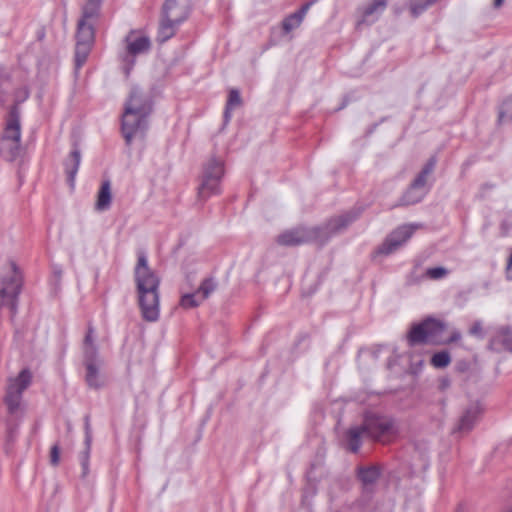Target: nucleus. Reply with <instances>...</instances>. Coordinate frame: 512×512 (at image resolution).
Listing matches in <instances>:
<instances>
[{"label": "nucleus", "instance_id": "f257e3e1", "mask_svg": "<svg viewBox=\"0 0 512 512\" xmlns=\"http://www.w3.org/2000/svg\"><path fill=\"white\" fill-rule=\"evenodd\" d=\"M134 280L138 294V303L144 320L155 322L159 318L160 278L148 265L144 252L138 253L134 268Z\"/></svg>", "mask_w": 512, "mask_h": 512}, {"label": "nucleus", "instance_id": "c9c22d12", "mask_svg": "<svg viewBox=\"0 0 512 512\" xmlns=\"http://www.w3.org/2000/svg\"><path fill=\"white\" fill-rule=\"evenodd\" d=\"M89 454H90V449L88 450V447L86 446V450L82 453V456H81V466H82V475L83 477H85L87 474H88V471H89Z\"/></svg>", "mask_w": 512, "mask_h": 512}, {"label": "nucleus", "instance_id": "ddd939ff", "mask_svg": "<svg viewBox=\"0 0 512 512\" xmlns=\"http://www.w3.org/2000/svg\"><path fill=\"white\" fill-rule=\"evenodd\" d=\"M126 55L123 61L127 64L126 73L128 74L134 65V57L138 54L146 53L150 50L151 42L148 36L138 35L135 31H131L125 38Z\"/></svg>", "mask_w": 512, "mask_h": 512}, {"label": "nucleus", "instance_id": "de8ad7c7", "mask_svg": "<svg viewBox=\"0 0 512 512\" xmlns=\"http://www.w3.org/2000/svg\"><path fill=\"white\" fill-rule=\"evenodd\" d=\"M504 0H494V7L499 8L503 4Z\"/></svg>", "mask_w": 512, "mask_h": 512}, {"label": "nucleus", "instance_id": "c85d7f7f", "mask_svg": "<svg viewBox=\"0 0 512 512\" xmlns=\"http://www.w3.org/2000/svg\"><path fill=\"white\" fill-rule=\"evenodd\" d=\"M217 287L216 282L212 278H206L202 281L201 285L197 289V293L199 294L202 301L207 299L212 292L215 291Z\"/></svg>", "mask_w": 512, "mask_h": 512}, {"label": "nucleus", "instance_id": "c756f323", "mask_svg": "<svg viewBox=\"0 0 512 512\" xmlns=\"http://www.w3.org/2000/svg\"><path fill=\"white\" fill-rule=\"evenodd\" d=\"M303 20L300 19L297 15H295L294 13L288 15L287 17H285L282 21V30H283V33L284 34H288L290 33L291 31H293L294 29L300 27V25L302 24Z\"/></svg>", "mask_w": 512, "mask_h": 512}, {"label": "nucleus", "instance_id": "4c0bfd02", "mask_svg": "<svg viewBox=\"0 0 512 512\" xmlns=\"http://www.w3.org/2000/svg\"><path fill=\"white\" fill-rule=\"evenodd\" d=\"M469 333L473 336L483 337V328L481 322H474L469 330Z\"/></svg>", "mask_w": 512, "mask_h": 512}, {"label": "nucleus", "instance_id": "79ce46f5", "mask_svg": "<svg viewBox=\"0 0 512 512\" xmlns=\"http://www.w3.org/2000/svg\"><path fill=\"white\" fill-rule=\"evenodd\" d=\"M92 334H93V328L89 327L88 333H87V335L85 337V340H84V346H86V345H94Z\"/></svg>", "mask_w": 512, "mask_h": 512}, {"label": "nucleus", "instance_id": "393cba45", "mask_svg": "<svg viewBox=\"0 0 512 512\" xmlns=\"http://www.w3.org/2000/svg\"><path fill=\"white\" fill-rule=\"evenodd\" d=\"M388 0H373L363 10V19L369 20L373 15H380L386 9Z\"/></svg>", "mask_w": 512, "mask_h": 512}, {"label": "nucleus", "instance_id": "f704fd0d", "mask_svg": "<svg viewBox=\"0 0 512 512\" xmlns=\"http://www.w3.org/2000/svg\"><path fill=\"white\" fill-rule=\"evenodd\" d=\"M448 271L443 267H433L426 271V275L431 279H441L446 276Z\"/></svg>", "mask_w": 512, "mask_h": 512}, {"label": "nucleus", "instance_id": "aec40b11", "mask_svg": "<svg viewBox=\"0 0 512 512\" xmlns=\"http://www.w3.org/2000/svg\"><path fill=\"white\" fill-rule=\"evenodd\" d=\"M437 163V158L435 156H432L429 158V160L426 162L422 170L419 172V174L415 177L412 184V190L419 188L421 190H427L426 184L428 177L432 174V172L435 169Z\"/></svg>", "mask_w": 512, "mask_h": 512}, {"label": "nucleus", "instance_id": "1a4fd4ad", "mask_svg": "<svg viewBox=\"0 0 512 512\" xmlns=\"http://www.w3.org/2000/svg\"><path fill=\"white\" fill-rule=\"evenodd\" d=\"M22 287V274L14 262L7 263L2 268L0 300L1 306L7 307L11 312L16 306V298Z\"/></svg>", "mask_w": 512, "mask_h": 512}, {"label": "nucleus", "instance_id": "3c124183", "mask_svg": "<svg viewBox=\"0 0 512 512\" xmlns=\"http://www.w3.org/2000/svg\"><path fill=\"white\" fill-rule=\"evenodd\" d=\"M457 512H463L461 509L457 510Z\"/></svg>", "mask_w": 512, "mask_h": 512}, {"label": "nucleus", "instance_id": "a18cd8bd", "mask_svg": "<svg viewBox=\"0 0 512 512\" xmlns=\"http://www.w3.org/2000/svg\"><path fill=\"white\" fill-rule=\"evenodd\" d=\"M52 277H53L54 279H56V280H61V278H62V270H61V269H59V268H55V269L53 270V275H52Z\"/></svg>", "mask_w": 512, "mask_h": 512}, {"label": "nucleus", "instance_id": "6ab92c4d", "mask_svg": "<svg viewBox=\"0 0 512 512\" xmlns=\"http://www.w3.org/2000/svg\"><path fill=\"white\" fill-rule=\"evenodd\" d=\"M102 363L88 362L86 367V383L90 388L99 389L104 383V377L100 373V366Z\"/></svg>", "mask_w": 512, "mask_h": 512}, {"label": "nucleus", "instance_id": "423d86ee", "mask_svg": "<svg viewBox=\"0 0 512 512\" xmlns=\"http://www.w3.org/2000/svg\"><path fill=\"white\" fill-rule=\"evenodd\" d=\"M20 139L21 128L19 114L17 108L13 107L6 119L0 143V153L6 160L14 161L23 155V147Z\"/></svg>", "mask_w": 512, "mask_h": 512}, {"label": "nucleus", "instance_id": "0eeeda50", "mask_svg": "<svg viewBox=\"0 0 512 512\" xmlns=\"http://www.w3.org/2000/svg\"><path fill=\"white\" fill-rule=\"evenodd\" d=\"M363 425L366 430V438L382 444L392 442L398 434L394 419L386 415L365 413Z\"/></svg>", "mask_w": 512, "mask_h": 512}, {"label": "nucleus", "instance_id": "e433bc0d", "mask_svg": "<svg viewBox=\"0 0 512 512\" xmlns=\"http://www.w3.org/2000/svg\"><path fill=\"white\" fill-rule=\"evenodd\" d=\"M92 441L91 427L89 422V416H85V445L90 449Z\"/></svg>", "mask_w": 512, "mask_h": 512}, {"label": "nucleus", "instance_id": "58836bf2", "mask_svg": "<svg viewBox=\"0 0 512 512\" xmlns=\"http://www.w3.org/2000/svg\"><path fill=\"white\" fill-rule=\"evenodd\" d=\"M313 3L314 1L305 3L298 11L294 12V14L297 15L300 19L304 20L307 12L309 11Z\"/></svg>", "mask_w": 512, "mask_h": 512}, {"label": "nucleus", "instance_id": "cd10ccee", "mask_svg": "<svg viewBox=\"0 0 512 512\" xmlns=\"http://www.w3.org/2000/svg\"><path fill=\"white\" fill-rule=\"evenodd\" d=\"M240 104H241V97H240L239 91L236 89L230 90L229 95H228V100L226 103L225 112H224V117H225L226 121H229V119L231 117V110L234 107L239 106Z\"/></svg>", "mask_w": 512, "mask_h": 512}, {"label": "nucleus", "instance_id": "2f4dec72", "mask_svg": "<svg viewBox=\"0 0 512 512\" xmlns=\"http://www.w3.org/2000/svg\"><path fill=\"white\" fill-rule=\"evenodd\" d=\"M451 362L450 354L447 351L435 353L431 358V364L436 368L447 367Z\"/></svg>", "mask_w": 512, "mask_h": 512}, {"label": "nucleus", "instance_id": "ea45409f", "mask_svg": "<svg viewBox=\"0 0 512 512\" xmlns=\"http://www.w3.org/2000/svg\"><path fill=\"white\" fill-rule=\"evenodd\" d=\"M59 455H60L59 448L57 445H54L51 448V453H50V463L52 465L55 466L59 463Z\"/></svg>", "mask_w": 512, "mask_h": 512}, {"label": "nucleus", "instance_id": "473e14b6", "mask_svg": "<svg viewBox=\"0 0 512 512\" xmlns=\"http://www.w3.org/2000/svg\"><path fill=\"white\" fill-rule=\"evenodd\" d=\"M88 362L102 363L98 358V351L95 345L84 346V364L87 365Z\"/></svg>", "mask_w": 512, "mask_h": 512}, {"label": "nucleus", "instance_id": "a211bd4d", "mask_svg": "<svg viewBox=\"0 0 512 512\" xmlns=\"http://www.w3.org/2000/svg\"><path fill=\"white\" fill-rule=\"evenodd\" d=\"M81 162V153L77 147L71 151L69 156L64 161V168L67 174V179L71 187L74 186L75 177L77 175Z\"/></svg>", "mask_w": 512, "mask_h": 512}, {"label": "nucleus", "instance_id": "7c9ffc66", "mask_svg": "<svg viewBox=\"0 0 512 512\" xmlns=\"http://www.w3.org/2000/svg\"><path fill=\"white\" fill-rule=\"evenodd\" d=\"M203 301L201 300L197 291L193 293L184 294L181 297L180 305L185 309L194 308L200 305Z\"/></svg>", "mask_w": 512, "mask_h": 512}, {"label": "nucleus", "instance_id": "f03ea898", "mask_svg": "<svg viewBox=\"0 0 512 512\" xmlns=\"http://www.w3.org/2000/svg\"><path fill=\"white\" fill-rule=\"evenodd\" d=\"M361 214L360 209H354L337 217L331 218L321 227H297L281 233L277 242L283 246H297L308 242H318L324 244L333 235L345 229L349 224L356 220Z\"/></svg>", "mask_w": 512, "mask_h": 512}, {"label": "nucleus", "instance_id": "dca6fc26", "mask_svg": "<svg viewBox=\"0 0 512 512\" xmlns=\"http://www.w3.org/2000/svg\"><path fill=\"white\" fill-rule=\"evenodd\" d=\"M479 414L480 408L478 405L469 406L460 417L457 425L453 429V432L467 433L471 431Z\"/></svg>", "mask_w": 512, "mask_h": 512}, {"label": "nucleus", "instance_id": "49530a36", "mask_svg": "<svg viewBox=\"0 0 512 512\" xmlns=\"http://www.w3.org/2000/svg\"><path fill=\"white\" fill-rule=\"evenodd\" d=\"M45 37V30L44 28H41L37 31V40L42 41Z\"/></svg>", "mask_w": 512, "mask_h": 512}, {"label": "nucleus", "instance_id": "f3484780", "mask_svg": "<svg viewBox=\"0 0 512 512\" xmlns=\"http://www.w3.org/2000/svg\"><path fill=\"white\" fill-rule=\"evenodd\" d=\"M366 438V430L363 423L361 425L351 426L345 433V442L347 448L356 453L362 445V439Z\"/></svg>", "mask_w": 512, "mask_h": 512}, {"label": "nucleus", "instance_id": "b1692460", "mask_svg": "<svg viewBox=\"0 0 512 512\" xmlns=\"http://www.w3.org/2000/svg\"><path fill=\"white\" fill-rule=\"evenodd\" d=\"M427 194V190H421L419 188L412 190V184L409 186L407 191L401 198L402 205H413L420 202Z\"/></svg>", "mask_w": 512, "mask_h": 512}, {"label": "nucleus", "instance_id": "a878e982", "mask_svg": "<svg viewBox=\"0 0 512 512\" xmlns=\"http://www.w3.org/2000/svg\"><path fill=\"white\" fill-rule=\"evenodd\" d=\"M101 3L102 0H87L86 4L82 8L81 19L88 21L90 19L96 18L99 14Z\"/></svg>", "mask_w": 512, "mask_h": 512}, {"label": "nucleus", "instance_id": "5701e85b", "mask_svg": "<svg viewBox=\"0 0 512 512\" xmlns=\"http://www.w3.org/2000/svg\"><path fill=\"white\" fill-rule=\"evenodd\" d=\"M92 45L76 43L75 47V72L85 64L90 54Z\"/></svg>", "mask_w": 512, "mask_h": 512}, {"label": "nucleus", "instance_id": "39448f33", "mask_svg": "<svg viewBox=\"0 0 512 512\" xmlns=\"http://www.w3.org/2000/svg\"><path fill=\"white\" fill-rule=\"evenodd\" d=\"M445 328L444 322L434 318H427L411 328L407 336L408 343L410 346L416 344H447L461 339V333L454 331L447 340H443L442 334Z\"/></svg>", "mask_w": 512, "mask_h": 512}, {"label": "nucleus", "instance_id": "2eb2a0df", "mask_svg": "<svg viewBox=\"0 0 512 512\" xmlns=\"http://www.w3.org/2000/svg\"><path fill=\"white\" fill-rule=\"evenodd\" d=\"M381 476V469L377 465L360 466L357 468V477L361 481L363 488L367 492H371L373 486L377 483Z\"/></svg>", "mask_w": 512, "mask_h": 512}, {"label": "nucleus", "instance_id": "412c9836", "mask_svg": "<svg viewBox=\"0 0 512 512\" xmlns=\"http://www.w3.org/2000/svg\"><path fill=\"white\" fill-rule=\"evenodd\" d=\"M94 41V28L91 23L80 19L77 25L76 43L92 45Z\"/></svg>", "mask_w": 512, "mask_h": 512}, {"label": "nucleus", "instance_id": "4be33fe9", "mask_svg": "<svg viewBox=\"0 0 512 512\" xmlns=\"http://www.w3.org/2000/svg\"><path fill=\"white\" fill-rule=\"evenodd\" d=\"M112 200L111 183L109 180H105L98 192L96 209L99 211H106L110 208Z\"/></svg>", "mask_w": 512, "mask_h": 512}, {"label": "nucleus", "instance_id": "f8f14e48", "mask_svg": "<svg viewBox=\"0 0 512 512\" xmlns=\"http://www.w3.org/2000/svg\"><path fill=\"white\" fill-rule=\"evenodd\" d=\"M57 70L56 60L52 55L45 56L38 60V81L41 83L40 92L38 93V99L42 102L47 96V102H51V95L49 89L45 90V86L49 87L55 79Z\"/></svg>", "mask_w": 512, "mask_h": 512}, {"label": "nucleus", "instance_id": "c03bdc74", "mask_svg": "<svg viewBox=\"0 0 512 512\" xmlns=\"http://www.w3.org/2000/svg\"><path fill=\"white\" fill-rule=\"evenodd\" d=\"M507 278L512 279V254L509 257V261L507 264Z\"/></svg>", "mask_w": 512, "mask_h": 512}, {"label": "nucleus", "instance_id": "bb28decb", "mask_svg": "<svg viewBox=\"0 0 512 512\" xmlns=\"http://www.w3.org/2000/svg\"><path fill=\"white\" fill-rule=\"evenodd\" d=\"M435 2L436 0H409V11L411 16L417 18Z\"/></svg>", "mask_w": 512, "mask_h": 512}, {"label": "nucleus", "instance_id": "8fccbe9b", "mask_svg": "<svg viewBox=\"0 0 512 512\" xmlns=\"http://www.w3.org/2000/svg\"><path fill=\"white\" fill-rule=\"evenodd\" d=\"M484 188L493 189V188H494V185H492V184H486V185L484 186Z\"/></svg>", "mask_w": 512, "mask_h": 512}, {"label": "nucleus", "instance_id": "7ed1b4c3", "mask_svg": "<svg viewBox=\"0 0 512 512\" xmlns=\"http://www.w3.org/2000/svg\"><path fill=\"white\" fill-rule=\"evenodd\" d=\"M152 112V100L138 87L131 89L122 115L121 130L127 145L135 137H143L148 128V117Z\"/></svg>", "mask_w": 512, "mask_h": 512}, {"label": "nucleus", "instance_id": "9b49d317", "mask_svg": "<svg viewBox=\"0 0 512 512\" xmlns=\"http://www.w3.org/2000/svg\"><path fill=\"white\" fill-rule=\"evenodd\" d=\"M417 228L418 225L413 224L397 227L385 238L384 242L377 248L375 253L384 256L394 253L411 238Z\"/></svg>", "mask_w": 512, "mask_h": 512}, {"label": "nucleus", "instance_id": "6e6552de", "mask_svg": "<svg viewBox=\"0 0 512 512\" xmlns=\"http://www.w3.org/2000/svg\"><path fill=\"white\" fill-rule=\"evenodd\" d=\"M31 380L32 374L27 368L23 369L18 376L9 378L4 403L10 415L20 416L26 410L22 394L30 386Z\"/></svg>", "mask_w": 512, "mask_h": 512}, {"label": "nucleus", "instance_id": "a19ab883", "mask_svg": "<svg viewBox=\"0 0 512 512\" xmlns=\"http://www.w3.org/2000/svg\"><path fill=\"white\" fill-rule=\"evenodd\" d=\"M451 385V382L449 380V378H441L440 381H439V385H438V388L440 391H445L446 389H448Z\"/></svg>", "mask_w": 512, "mask_h": 512}, {"label": "nucleus", "instance_id": "09e8293b", "mask_svg": "<svg viewBox=\"0 0 512 512\" xmlns=\"http://www.w3.org/2000/svg\"><path fill=\"white\" fill-rule=\"evenodd\" d=\"M394 10H395V14H397V15L402 12V9H400V8H394Z\"/></svg>", "mask_w": 512, "mask_h": 512}, {"label": "nucleus", "instance_id": "9d476101", "mask_svg": "<svg viewBox=\"0 0 512 512\" xmlns=\"http://www.w3.org/2000/svg\"><path fill=\"white\" fill-rule=\"evenodd\" d=\"M223 176V161L215 157L210 158L203 167L202 179L198 187V196L202 199H207L212 195L221 193Z\"/></svg>", "mask_w": 512, "mask_h": 512}, {"label": "nucleus", "instance_id": "20e7f679", "mask_svg": "<svg viewBox=\"0 0 512 512\" xmlns=\"http://www.w3.org/2000/svg\"><path fill=\"white\" fill-rule=\"evenodd\" d=\"M190 7V0H165L158 28V42L164 43L175 35L179 25L188 18Z\"/></svg>", "mask_w": 512, "mask_h": 512}, {"label": "nucleus", "instance_id": "37998d69", "mask_svg": "<svg viewBox=\"0 0 512 512\" xmlns=\"http://www.w3.org/2000/svg\"><path fill=\"white\" fill-rule=\"evenodd\" d=\"M51 285L53 286L54 293H57L60 290V287H61V280H56V279H54L52 277Z\"/></svg>", "mask_w": 512, "mask_h": 512}, {"label": "nucleus", "instance_id": "4468645a", "mask_svg": "<svg viewBox=\"0 0 512 512\" xmlns=\"http://www.w3.org/2000/svg\"><path fill=\"white\" fill-rule=\"evenodd\" d=\"M489 349L496 352L506 350L512 353V329L508 326L499 328L489 342Z\"/></svg>", "mask_w": 512, "mask_h": 512}, {"label": "nucleus", "instance_id": "72a5a7b5", "mask_svg": "<svg viewBox=\"0 0 512 512\" xmlns=\"http://www.w3.org/2000/svg\"><path fill=\"white\" fill-rule=\"evenodd\" d=\"M512 120V96L506 99L499 112V121L505 122Z\"/></svg>", "mask_w": 512, "mask_h": 512}]
</instances>
